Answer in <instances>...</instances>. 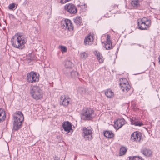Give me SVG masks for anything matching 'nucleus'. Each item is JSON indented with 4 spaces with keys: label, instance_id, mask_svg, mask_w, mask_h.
<instances>
[{
    "label": "nucleus",
    "instance_id": "2",
    "mask_svg": "<svg viewBox=\"0 0 160 160\" xmlns=\"http://www.w3.org/2000/svg\"><path fill=\"white\" fill-rule=\"evenodd\" d=\"M11 41L12 45L14 47L17 48H19L21 49L24 47V44L26 42V40L19 33H18L17 35H15L12 38Z\"/></svg>",
    "mask_w": 160,
    "mask_h": 160
},
{
    "label": "nucleus",
    "instance_id": "1",
    "mask_svg": "<svg viewBox=\"0 0 160 160\" xmlns=\"http://www.w3.org/2000/svg\"><path fill=\"white\" fill-rule=\"evenodd\" d=\"M42 88V85L40 84H37L31 87L30 93L33 99L38 100L42 98L44 92Z\"/></svg>",
    "mask_w": 160,
    "mask_h": 160
},
{
    "label": "nucleus",
    "instance_id": "13",
    "mask_svg": "<svg viewBox=\"0 0 160 160\" xmlns=\"http://www.w3.org/2000/svg\"><path fill=\"white\" fill-rule=\"evenodd\" d=\"M125 123V120L123 118L118 119L115 122L114 126L115 128L119 129Z\"/></svg>",
    "mask_w": 160,
    "mask_h": 160
},
{
    "label": "nucleus",
    "instance_id": "23",
    "mask_svg": "<svg viewBox=\"0 0 160 160\" xmlns=\"http://www.w3.org/2000/svg\"><path fill=\"white\" fill-rule=\"evenodd\" d=\"M73 20L74 23L77 25H79L82 22V18L80 17L77 16Z\"/></svg>",
    "mask_w": 160,
    "mask_h": 160
},
{
    "label": "nucleus",
    "instance_id": "16",
    "mask_svg": "<svg viewBox=\"0 0 160 160\" xmlns=\"http://www.w3.org/2000/svg\"><path fill=\"white\" fill-rule=\"evenodd\" d=\"M77 92L78 94H80L82 96L88 93L87 89L83 86L78 87Z\"/></svg>",
    "mask_w": 160,
    "mask_h": 160
},
{
    "label": "nucleus",
    "instance_id": "6",
    "mask_svg": "<svg viewBox=\"0 0 160 160\" xmlns=\"http://www.w3.org/2000/svg\"><path fill=\"white\" fill-rule=\"evenodd\" d=\"M92 129L90 127H84L82 130V135L86 141H90L93 138Z\"/></svg>",
    "mask_w": 160,
    "mask_h": 160
},
{
    "label": "nucleus",
    "instance_id": "25",
    "mask_svg": "<svg viewBox=\"0 0 160 160\" xmlns=\"http://www.w3.org/2000/svg\"><path fill=\"white\" fill-rule=\"evenodd\" d=\"M131 124L136 126H141L143 125L142 123H140V122H138L136 121L133 119H131Z\"/></svg>",
    "mask_w": 160,
    "mask_h": 160
},
{
    "label": "nucleus",
    "instance_id": "7",
    "mask_svg": "<svg viewBox=\"0 0 160 160\" xmlns=\"http://www.w3.org/2000/svg\"><path fill=\"white\" fill-rule=\"evenodd\" d=\"M39 75L36 72H31L28 73L27 76V80L28 82L31 83L36 82L38 81Z\"/></svg>",
    "mask_w": 160,
    "mask_h": 160
},
{
    "label": "nucleus",
    "instance_id": "33",
    "mask_svg": "<svg viewBox=\"0 0 160 160\" xmlns=\"http://www.w3.org/2000/svg\"><path fill=\"white\" fill-rule=\"evenodd\" d=\"M107 41L106 42H108V43H109L112 42V41L110 40V36L109 35L107 34Z\"/></svg>",
    "mask_w": 160,
    "mask_h": 160
},
{
    "label": "nucleus",
    "instance_id": "17",
    "mask_svg": "<svg viewBox=\"0 0 160 160\" xmlns=\"http://www.w3.org/2000/svg\"><path fill=\"white\" fill-rule=\"evenodd\" d=\"M141 152L145 156L147 157L150 156L152 153L151 150L146 148H143L141 150Z\"/></svg>",
    "mask_w": 160,
    "mask_h": 160
},
{
    "label": "nucleus",
    "instance_id": "29",
    "mask_svg": "<svg viewBox=\"0 0 160 160\" xmlns=\"http://www.w3.org/2000/svg\"><path fill=\"white\" fill-rule=\"evenodd\" d=\"M80 55L81 58L83 60L85 59L88 57L87 54L85 52L81 53L80 54Z\"/></svg>",
    "mask_w": 160,
    "mask_h": 160
},
{
    "label": "nucleus",
    "instance_id": "27",
    "mask_svg": "<svg viewBox=\"0 0 160 160\" xmlns=\"http://www.w3.org/2000/svg\"><path fill=\"white\" fill-rule=\"evenodd\" d=\"M112 42L108 43V42H106L105 43V48L106 49L109 50L112 48Z\"/></svg>",
    "mask_w": 160,
    "mask_h": 160
},
{
    "label": "nucleus",
    "instance_id": "28",
    "mask_svg": "<svg viewBox=\"0 0 160 160\" xmlns=\"http://www.w3.org/2000/svg\"><path fill=\"white\" fill-rule=\"evenodd\" d=\"M72 77H78L79 76V73L77 71H71L70 74Z\"/></svg>",
    "mask_w": 160,
    "mask_h": 160
},
{
    "label": "nucleus",
    "instance_id": "11",
    "mask_svg": "<svg viewBox=\"0 0 160 160\" xmlns=\"http://www.w3.org/2000/svg\"><path fill=\"white\" fill-rule=\"evenodd\" d=\"M70 101V98L67 96L63 95L61 96L60 104L65 107L68 106Z\"/></svg>",
    "mask_w": 160,
    "mask_h": 160
},
{
    "label": "nucleus",
    "instance_id": "37",
    "mask_svg": "<svg viewBox=\"0 0 160 160\" xmlns=\"http://www.w3.org/2000/svg\"><path fill=\"white\" fill-rule=\"evenodd\" d=\"M17 2H20L21 1V0H16Z\"/></svg>",
    "mask_w": 160,
    "mask_h": 160
},
{
    "label": "nucleus",
    "instance_id": "8",
    "mask_svg": "<svg viewBox=\"0 0 160 160\" xmlns=\"http://www.w3.org/2000/svg\"><path fill=\"white\" fill-rule=\"evenodd\" d=\"M65 9L70 13L75 14L77 12V8L72 3H69L65 6Z\"/></svg>",
    "mask_w": 160,
    "mask_h": 160
},
{
    "label": "nucleus",
    "instance_id": "21",
    "mask_svg": "<svg viewBox=\"0 0 160 160\" xmlns=\"http://www.w3.org/2000/svg\"><path fill=\"white\" fill-rule=\"evenodd\" d=\"M106 96L108 98H111L114 95L113 92L110 89H108L107 91L105 92Z\"/></svg>",
    "mask_w": 160,
    "mask_h": 160
},
{
    "label": "nucleus",
    "instance_id": "31",
    "mask_svg": "<svg viewBox=\"0 0 160 160\" xmlns=\"http://www.w3.org/2000/svg\"><path fill=\"white\" fill-rule=\"evenodd\" d=\"M60 48H61V51L62 52H66L67 51V49L66 47L61 46H60Z\"/></svg>",
    "mask_w": 160,
    "mask_h": 160
},
{
    "label": "nucleus",
    "instance_id": "4",
    "mask_svg": "<svg viewBox=\"0 0 160 160\" xmlns=\"http://www.w3.org/2000/svg\"><path fill=\"white\" fill-rule=\"evenodd\" d=\"M139 28L144 30L149 28L151 25V21L146 18L139 19L137 21Z\"/></svg>",
    "mask_w": 160,
    "mask_h": 160
},
{
    "label": "nucleus",
    "instance_id": "26",
    "mask_svg": "<svg viewBox=\"0 0 160 160\" xmlns=\"http://www.w3.org/2000/svg\"><path fill=\"white\" fill-rule=\"evenodd\" d=\"M131 4L133 7H137L139 5V4L138 0L132 1L131 2Z\"/></svg>",
    "mask_w": 160,
    "mask_h": 160
},
{
    "label": "nucleus",
    "instance_id": "35",
    "mask_svg": "<svg viewBox=\"0 0 160 160\" xmlns=\"http://www.w3.org/2000/svg\"><path fill=\"white\" fill-rule=\"evenodd\" d=\"M54 160H59L60 158L56 156H55L53 158Z\"/></svg>",
    "mask_w": 160,
    "mask_h": 160
},
{
    "label": "nucleus",
    "instance_id": "34",
    "mask_svg": "<svg viewBox=\"0 0 160 160\" xmlns=\"http://www.w3.org/2000/svg\"><path fill=\"white\" fill-rule=\"evenodd\" d=\"M134 160H142L141 158L139 157L134 156Z\"/></svg>",
    "mask_w": 160,
    "mask_h": 160
},
{
    "label": "nucleus",
    "instance_id": "10",
    "mask_svg": "<svg viewBox=\"0 0 160 160\" xmlns=\"http://www.w3.org/2000/svg\"><path fill=\"white\" fill-rule=\"evenodd\" d=\"M63 28L68 30L69 31L73 30V26L71 21L68 19H65L63 22Z\"/></svg>",
    "mask_w": 160,
    "mask_h": 160
},
{
    "label": "nucleus",
    "instance_id": "15",
    "mask_svg": "<svg viewBox=\"0 0 160 160\" xmlns=\"http://www.w3.org/2000/svg\"><path fill=\"white\" fill-rule=\"evenodd\" d=\"M94 40V36L93 35H89L86 37L84 40V43L85 45H91Z\"/></svg>",
    "mask_w": 160,
    "mask_h": 160
},
{
    "label": "nucleus",
    "instance_id": "20",
    "mask_svg": "<svg viewBox=\"0 0 160 160\" xmlns=\"http://www.w3.org/2000/svg\"><path fill=\"white\" fill-rule=\"evenodd\" d=\"M104 136L108 138H112L114 137V135L112 131H106L104 133Z\"/></svg>",
    "mask_w": 160,
    "mask_h": 160
},
{
    "label": "nucleus",
    "instance_id": "12",
    "mask_svg": "<svg viewBox=\"0 0 160 160\" xmlns=\"http://www.w3.org/2000/svg\"><path fill=\"white\" fill-rule=\"evenodd\" d=\"M141 133L140 132H135L131 135V139L133 140L134 141L140 142L141 140Z\"/></svg>",
    "mask_w": 160,
    "mask_h": 160
},
{
    "label": "nucleus",
    "instance_id": "5",
    "mask_svg": "<svg viewBox=\"0 0 160 160\" xmlns=\"http://www.w3.org/2000/svg\"><path fill=\"white\" fill-rule=\"evenodd\" d=\"M95 116L94 111L91 108L84 109L82 113V118L85 120H89Z\"/></svg>",
    "mask_w": 160,
    "mask_h": 160
},
{
    "label": "nucleus",
    "instance_id": "36",
    "mask_svg": "<svg viewBox=\"0 0 160 160\" xmlns=\"http://www.w3.org/2000/svg\"><path fill=\"white\" fill-rule=\"evenodd\" d=\"M135 44H136V43H131V44H130V45H131V46H132V45H135Z\"/></svg>",
    "mask_w": 160,
    "mask_h": 160
},
{
    "label": "nucleus",
    "instance_id": "24",
    "mask_svg": "<svg viewBox=\"0 0 160 160\" xmlns=\"http://www.w3.org/2000/svg\"><path fill=\"white\" fill-rule=\"evenodd\" d=\"M127 149L126 147H122L120 148V154L121 156H122L124 155Z\"/></svg>",
    "mask_w": 160,
    "mask_h": 160
},
{
    "label": "nucleus",
    "instance_id": "30",
    "mask_svg": "<svg viewBox=\"0 0 160 160\" xmlns=\"http://www.w3.org/2000/svg\"><path fill=\"white\" fill-rule=\"evenodd\" d=\"M71 71H72V68H67V70L66 72L65 71V68L63 69V72L65 74H70Z\"/></svg>",
    "mask_w": 160,
    "mask_h": 160
},
{
    "label": "nucleus",
    "instance_id": "3",
    "mask_svg": "<svg viewBox=\"0 0 160 160\" xmlns=\"http://www.w3.org/2000/svg\"><path fill=\"white\" fill-rule=\"evenodd\" d=\"M24 120L23 114L21 111H17L13 115V129L17 131L21 128Z\"/></svg>",
    "mask_w": 160,
    "mask_h": 160
},
{
    "label": "nucleus",
    "instance_id": "19",
    "mask_svg": "<svg viewBox=\"0 0 160 160\" xmlns=\"http://www.w3.org/2000/svg\"><path fill=\"white\" fill-rule=\"evenodd\" d=\"M65 71L66 72L67 68H68L72 69V68L73 66V64L70 60H68L65 62Z\"/></svg>",
    "mask_w": 160,
    "mask_h": 160
},
{
    "label": "nucleus",
    "instance_id": "18",
    "mask_svg": "<svg viewBox=\"0 0 160 160\" xmlns=\"http://www.w3.org/2000/svg\"><path fill=\"white\" fill-rule=\"evenodd\" d=\"M6 117V113L3 109L0 108V122L5 120Z\"/></svg>",
    "mask_w": 160,
    "mask_h": 160
},
{
    "label": "nucleus",
    "instance_id": "14",
    "mask_svg": "<svg viewBox=\"0 0 160 160\" xmlns=\"http://www.w3.org/2000/svg\"><path fill=\"white\" fill-rule=\"evenodd\" d=\"M62 127L64 131L67 132V133L70 132V130H72V125L68 121H67L66 122H64L63 124Z\"/></svg>",
    "mask_w": 160,
    "mask_h": 160
},
{
    "label": "nucleus",
    "instance_id": "32",
    "mask_svg": "<svg viewBox=\"0 0 160 160\" xmlns=\"http://www.w3.org/2000/svg\"><path fill=\"white\" fill-rule=\"evenodd\" d=\"M15 4L14 3H12L11 4H10L8 6V8L10 10H13L15 7Z\"/></svg>",
    "mask_w": 160,
    "mask_h": 160
},
{
    "label": "nucleus",
    "instance_id": "9",
    "mask_svg": "<svg viewBox=\"0 0 160 160\" xmlns=\"http://www.w3.org/2000/svg\"><path fill=\"white\" fill-rule=\"evenodd\" d=\"M122 80H123L124 82H121L119 84L120 86L123 91L127 92L131 88L130 85L129 84L125 78H124Z\"/></svg>",
    "mask_w": 160,
    "mask_h": 160
},
{
    "label": "nucleus",
    "instance_id": "22",
    "mask_svg": "<svg viewBox=\"0 0 160 160\" xmlns=\"http://www.w3.org/2000/svg\"><path fill=\"white\" fill-rule=\"evenodd\" d=\"M95 55L97 56V59L100 63H102L103 62V59H102L103 57L99 52L96 51Z\"/></svg>",
    "mask_w": 160,
    "mask_h": 160
}]
</instances>
